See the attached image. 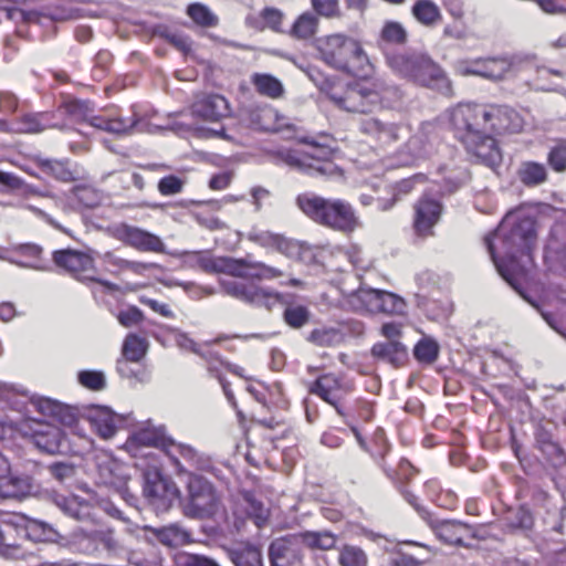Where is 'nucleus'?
<instances>
[{"label": "nucleus", "mask_w": 566, "mask_h": 566, "mask_svg": "<svg viewBox=\"0 0 566 566\" xmlns=\"http://www.w3.org/2000/svg\"><path fill=\"white\" fill-rule=\"evenodd\" d=\"M40 167L46 174L52 175L54 178L62 181L73 180L71 170L65 166L64 163L57 160L44 159L40 161Z\"/></svg>", "instance_id": "obj_52"}, {"label": "nucleus", "mask_w": 566, "mask_h": 566, "mask_svg": "<svg viewBox=\"0 0 566 566\" xmlns=\"http://www.w3.org/2000/svg\"><path fill=\"white\" fill-rule=\"evenodd\" d=\"M0 398L6 401L12 409H17L22 411L25 409L27 403L29 402L31 406L35 407L43 416L55 418L57 411L60 410V403L48 399L40 398L38 400H30L24 391L18 390L12 385H2L0 388Z\"/></svg>", "instance_id": "obj_18"}, {"label": "nucleus", "mask_w": 566, "mask_h": 566, "mask_svg": "<svg viewBox=\"0 0 566 566\" xmlns=\"http://www.w3.org/2000/svg\"><path fill=\"white\" fill-rule=\"evenodd\" d=\"M186 262L208 273H224L237 277L270 280L282 275L275 268L248 259L213 258L209 252H189Z\"/></svg>", "instance_id": "obj_6"}, {"label": "nucleus", "mask_w": 566, "mask_h": 566, "mask_svg": "<svg viewBox=\"0 0 566 566\" xmlns=\"http://www.w3.org/2000/svg\"><path fill=\"white\" fill-rule=\"evenodd\" d=\"M337 562L339 566H368L369 559L361 547L346 544L339 548Z\"/></svg>", "instance_id": "obj_44"}, {"label": "nucleus", "mask_w": 566, "mask_h": 566, "mask_svg": "<svg viewBox=\"0 0 566 566\" xmlns=\"http://www.w3.org/2000/svg\"><path fill=\"white\" fill-rule=\"evenodd\" d=\"M310 318V313L304 306H289L284 311L285 322L293 328L304 326Z\"/></svg>", "instance_id": "obj_54"}, {"label": "nucleus", "mask_w": 566, "mask_h": 566, "mask_svg": "<svg viewBox=\"0 0 566 566\" xmlns=\"http://www.w3.org/2000/svg\"><path fill=\"white\" fill-rule=\"evenodd\" d=\"M221 284L223 291L228 295L250 304L271 308L272 305L280 301V295L277 293H272L268 290H263L252 283H243L238 281H222Z\"/></svg>", "instance_id": "obj_16"}, {"label": "nucleus", "mask_w": 566, "mask_h": 566, "mask_svg": "<svg viewBox=\"0 0 566 566\" xmlns=\"http://www.w3.org/2000/svg\"><path fill=\"white\" fill-rule=\"evenodd\" d=\"M426 521L436 536L448 545L469 547L470 541L481 539L475 526L471 524L458 520L431 521V516Z\"/></svg>", "instance_id": "obj_15"}, {"label": "nucleus", "mask_w": 566, "mask_h": 566, "mask_svg": "<svg viewBox=\"0 0 566 566\" xmlns=\"http://www.w3.org/2000/svg\"><path fill=\"white\" fill-rule=\"evenodd\" d=\"M387 65L401 78L421 87L451 96L452 83L429 54L418 51L395 52L386 55Z\"/></svg>", "instance_id": "obj_3"}, {"label": "nucleus", "mask_w": 566, "mask_h": 566, "mask_svg": "<svg viewBox=\"0 0 566 566\" xmlns=\"http://www.w3.org/2000/svg\"><path fill=\"white\" fill-rule=\"evenodd\" d=\"M371 355L395 367L402 366L408 359L407 347L400 340L376 343L371 347Z\"/></svg>", "instance_id": "obj_30"}, {"label": "nucleus", "mask_w": 566, "mask_h": 566, "mask_svg": "<svg viewBox=\"0 0 566 566\" xmlns=\"http://www.w3.org/2000/svg\"><path fill=\"white\" fill-rule=\"evenodd\" d=\"M359 129L363 134L374 137L381 144H390L398 139L396 125L382 123L374 117L363 119Z\"/></svg>", "instance_id": "obj_32"}, {"label": "nucleus", "mask_w": 566, "mask_h": 566, "mask_svg": "<svg viewBox=\"0 0 566 566\" xmlns=\"http://www.w3.org/2000/svg\"><path fill=\"white\" fill-rule=\"evenodd\" d=\"M244 511L258 527H261L269 518L270 510L255 494L244 492L238 502L234 514Z\"/></svg>", "instance_id": "obj_31"}, {"label": "nucleus", "mask_w": 566, "mask_h": 566, "mask_svg": "<svg viewBox=\"0 0 566 566\" xmlns=\"http://www.w3.org/2000/svg\"><path fill=\"white\" fill-rule=\"evenodd\" d=\"M169 444H172V440L166 436L165 429L150 423L135 431L126 442L127 449L132 452L138 447H155L166 450L170 454Z\"/></svg>", "instance_id": "obj_23"}, {"label": "nucleus", "mask_w": 566, "mask_h": 566, "mask_svg": "<svg viewBox=\"0 0 566 566\" xmlns=\"http://www.w3.org/2000/svg\"><path fill=\"white\" fill-rule=\"evenodd\" d=\"M517 178L527 188L543 185L548 179V172L544 164L526 160L521 163L517 169Z\"/></svg>", "instance_id": "obj_34"}, {"label": "nucleus", "mask_w": 566, "mask_h": 566, "mask_svg": "<svg viewBox=\"0 0 566 566\" xmlns=\"http://www.w3.org/2000/svg\"><path fill=\"white\" fill-rule=\"evenodd\" d=\"M77 379L83 387L91 390H102L106 386L105 375L98 370H82Z\"/></svg>", "instance_id": "obj_53"}, {"label": "nucleus", "mask_w": 566, "mask_h": 566, "mask_svg": "<svg viewBox=\"0 0 566 566\" xmlns=\"http://www.w3.org/2000/svg\"><path fill=\"white\" fill-rule=\"evenodd\" d=\"M143 317L142 311L135 306L120 311L117 315L118 322L125 327L138 324L143 321Z\"/></svg>", "instance_id": "obj_59"}, {"label": "nucleus", "mask_w": 566, "mask_h": 566, "mask_svg": "<svg viewBox=\"0 0 566 566\" xmlns=\"http://www.w3.org/2000/svg\"><path fill=\"white\" fill-rule=\"evenodd\" d=\"M412 227L418 237L427 238L433 234V228L439 222L443 207L440 201L422 197L413 207Z\"/></svg>", "instance_id": "obj_17"}, {"label": "nucleus", "mask_w": 566, "mask_h": 566, "mask_svg": "<svg viewBox=\"0 0 566 566\" xmlns=\"http://www.w3.org/2000/svg\"><path fill=\"white\" fill-rule=\"evenodd\" d=\"M316 27V17L311 13H304L295 21L292 32L298 39H307L315 33Z\"/></svg>", "instance_id": "obj_51"}, {"label": "nucleus", "mask_w": 566, "mask_h": 566, "mask_svg": "<svg viewBox=\"0 0 566 566\" xmlns=\"http://www.w3.org/2000/svg\"><path fill=\"white\" fill-rule=\"evenodd\" d=\"M321 60L328 66L358 78H324L321 93L336 107L358 114H368L381 107L388 86L379 78L369 81L374 64L359 40L342 33L325 36L321 44Z\"/></svg>", "instance_id": "obj_1"}, {"label": "nucleus", "mask_w": 566, "mask_h": 566, "mask_svg": "<svg viewBox=\"0 0 566 566\" xmlns=\"http://www.w3.org/2000/svg\"><path fill=\"white\" fill-rule=\"evenodd\" d=\"M93 539L97 544L102 545V547L107 551L108 554L117 555L124 551L123 545L115 537L112 530H99L94 532Z\"/></svg>", "instance_id": "obj_49"}, {"label": "nucleus", "mask_w": 566, "mask_h": 566, "mask_svg": "<svg viewBox=\"0 0 566 566\" xmlns=\"http://www.w3.org/2000/svg\"><path fill=\"white\" fill-rule=\"evenodd\" d=\"M483 103H459L450 113V124L454 138L475 161L495 168L502 161L497 142L485 133Z\"/></svg>", "instance_id": "obj_2"}, {"label": "nucleus", "mask_w": 566, "mask_h": 566, "mask_svg": "<svg viewBox=\"0 0 566 566\" xmlns=\"http://www.w3.org/2000/svg\"><path fill=\"white\" fill-rule=\"evenodd\" d=\"M305 538L304 535H290L273 541L269 549L272 566H289L300 558L301 544Z\"/></svg>", "instance_id": "obj_20"}, {"label": "nucleus", "mask_w": 566, "mask_h": 566, "mask_svg": "<svg viewBox=\"0 0 566 566\" xmlns=\"http://www.w3.org/2000/svg\"><path fill=\"white\" fill-rule=\"evenodd\" d=\"M230 558L235 566H263L261 551L252 545L232 549Z\"/></svg>", "instance_id": "obj_45"}, {"label": "nucleus", "mask_w": 566, "mask_h": 566, "mask_svg": "<svg viewBox=\"0 0 566 566\" xmlns=\"http://www.w3.org/2000/svg\"><path fill=\"white\" fill-rule=\"evenodd\" d=\"M439 353L440 346L437 340L431 337H422L413 347L416 360L423 365L433 364L438 359Z\"/></svg>", "instance_id": "obj_43"}, {"label": "nucleus", "mask_w": 566, "mask_h": 566, "mask_svg": "<svg viewBox=\"0 0 566 566\" xmlns=\"http://www.w3.org/2000/svg\"><path fill=\"white\" fill-rule=\"evenodd\" d=\"M118 238L125 244L143 252L161 253L165 244L159 237L137 227L124 224L118 229Z\"/></svg>", "instance_id": "obj_19"}, {"label": "nucleus", "mask_w": 566, "mask_h": 566, "mask_svg": "<svg viewBox=\"0 0 566 566\" xmlns=\"http://www.w3.org/2000/svg\"><path fill=\"white\" fill-rule=\"evenodd\" d=\"M188 15L201 27H214L218 18L203 4L193 3L188 7Z\"/></svg>", "instance_id": "obj_50"}, {"label": "nucleus", "mask_w": 566, "mask_h": 566, "mask_svg": "<svg viewBox=\"0 0 566 566\" xmlns=\"http://www.w3.org/2000/svg\"><path fill=\"white\" fill-rule=\"evenodd\" d=\"M87 420L103 439L112 438L122 422V418L107 407H94L87 413Z\"/></svg>", "instance_id": "obj_28"}, {"label": "nucleus", "mask_w": 566, "mask_h": 566, "mask_svg": "<svg viewBox=\"0 0 566 566\" xmlns=\"http://www.w3.org/2000/svg\"><path fill=\"white\" fill-rule=\"evenodd\" d=\"M484 105L485 133L492 137L494 135H505L520 133L523 128L524 120L522 116L513 107L501 104Z\"/></svg>", "instance_id": "obj_12"}, {"label": "nucleus", "mask_w": 566, "mask_h": 566, "mask_svg": "<svg viewBox=\"0 0 566 566\" xmlns=\"http://www.w3.org/2000/svg\"><path fill=\"white\" fill-rule=\"evenodd\" d=\"M25 518L19 514L0 515V554H7L10 548H17L15 535L24 531Z\"/></svg>", "instance_id": "obj_29"}, {"label": "nucleus", "mask_w": 566, "mask_h": 566, "mask_svg": "<svg viewBox=\"0 0 566 566\" xmlns=\"http://www.w3.org/2000/svg\"><path fill=\"white\" fill-rule=\"evenodd\" d=\"M494 237L502 238L507 254L531 255L536 243V223L533 218L523 217L507 232L502 227Z\"/></svg>", "instance_id": "obj_10"}, {"label": "nucleus", "mask_w": 566, "mask_h": 566, "mask_svg": "<svg viewBox=\"0 0 566 566\" xmlns=\"http://www.w3.org/2000/svg\"><path fill=\"white\" fill-rule=\"evenodd\" d=\"M433 503L439 507L452 511L458 506L459 499L453 491L443 489Z\"/></svg>", "instance_id": "obj_60"}, {"label": "nucleus", "mask_w": 566, "mask_h": 566, "mask_svg": "<svg viewBox=\"0 0 566 566\" xmlns=\"http://www.w3.org/2000/svg\"><path fill=\"white\" fill-rule=\"evenodd\" d=\"M357 281V277L352 273H342L337 280V290L342 300L338 303L349 305L355 312L368 313H385L388 315L403 316L407 314L406 301L387 291H379L373 289L348 287L349 281Z\"/></svg>", "instance_id": "obj_4"}, {"label": "nucleus", "mask_w": 566, "mask_h": 566, "mask_svg": "<svg viewBox=\"0 0 566 566\" xmlns=\"http://www.w3.org/2000/svg\"><path fill=\"white\" fill-rule=\"evenodd\" d=\"M329 377L321 375V394L319 397L322 400L326 401L331 406H333L339 415H343L344 407V397L345 390L336 382V387L333 389H327Z\"/></svg>", "instance_id": "obj_48"}, {"label": "nucleus", "mask_w": 566, "mask_h": 566, "mask_svg": "<svg viewBox=\"0 0 566 566\" xmlns=\"http://www.w3.org/2000/svg\"><path fill=\"white\" fill-rule=\"evenodd\" d=\"M413 19L426 28H434L442 21V13L433 0H417L411 7Z\"/></svg>", "instance_id": "obj_33"}, {"label": "nucleus", "mask_w": 566, "mask_h": 566, "mask_svg": "<svg viewBox=\"0 0 566 566\" xmlns=\"http://www.w3.org/2000/svg\"><path fill=\"white\" fill-rule=\"evenodd\" d=\"M36 428L30 433L34 446L48 453H57L64 450L62 431L50 423L35 422Z\"/></svg>", "instance_id": "obj_25"}, {"label": "nucleus", "mask_w": 566, "mask_h": 566, "mask_svg": "<svg viewBox=\"0 0 566 566\" xmlns=\"http://www.w3.org/2000/svg\"><path fill=\"white\" fill-rule=\"evenodd\" d=\"M61 108L74 120L88 122L93 127L115 135H129L133 132H151L148 124L142 123L135 115L130 118L112 115H93L90 102L71 99Z\"/></svg>", "instance_id": "obj_7"}, {"label": "nucleus", "mask_w": 566, "mask_h": 566, "mask_svg": "<svg viewBox=\"0 0 566 566\" xmlns=\"http://www.w3.org/2000/svg\"><path fill=\"white\" fill-rule=\"evenodd\" d=\"M250 240L258 242L262 245L276 247L279 251L289 258L304 260L307 248L300 242L289 240L282 235L273 234L270 232H258L250 234Z\"/></svg>", "instance_id": "obj_27"}, {"label": "nucleus", "mask_w": 566, "mask_h": 566, "mask_svg": "<svg viewBox=\"0 0 566 566\" xmlns=\"http://www.w3.org/2000/svg\"><path fill=\"white\" fill-rule=\"evenodd\" d=\"M54 503L62 512L74 520L86 521L91 518L90 505L81 501L77 496L56 495Z\"/></svg>", "instance_id": "obj_36"}, {"label": "nucleus", "mask_w": 566, "mask_h": 566, "mask_svg": "<svg viewBox=\"0 0 566 566\" xmlns=\"http://www.w3.org/2000/svg\"><path fill=\"white\" fill-rule=\"evenodd\" d=\"M14 250L23 256L28 258V261L8 259L9 262L24 269H33L38 271L48 270V266L41 260L43 249L40 245L34 243H25L15 247Z\"/></svg>", "instance_id": "obj_39"}, {"label": "nucleus", "mask_w": 566, "mask_h": 566, "mask_svg": "<svg viewBox=\"0 0 566 566\" xmlns=\"http://www.w3.org/2000/svg\"><path fill=\"white\" fill-rule=\"evenodd\" d=\"M408 40V33L405 27L397 21H386L380 29L378 35L379 46L387 45H403Z\"/></svg>", "instance_id": "obj_42"}, {"label": "nucleus", "mask_w": 566, "mask_h": 566, "mask_svg": "<svg viewBox=\"0 0 566 566\" xmlns=\"http://www.w3.org/2000/svg\"><path fill=\"white\" fill-rule=\"evenodd\" d=\"M144 481V494L149 500H170L178 493L176 484L165 479L156 464L145 470Z\"/></svg>", "instance_id": "obj_21"}, {"label": "nucleus", "mask_w": 566, "mask_h": 566, "mask_svg": "<svg viewBox=\"0 0 566 566\" xmlns=\"http://www.w3.org/2000/svg\"><path fill=\"white\" fill-rule=\"evenodd\" d=\"M265 25L271 28L274 31L281 30V23H282V13L273 8H266L261 13Z\"/></svg>", "instance_id": "obj_63"}, {"label": "nucleus", "mask_w": 566, "mask_h": 566, "mask_svg": "<svg viewBox=\"0 0 566 566\" xmlns=\"http://www.w3.org/2000/svg\"><path fill=\"white\" fill-rule=\"evenodd\" d=\"M54 264L70 273L80 281H98L94 276L95 264L94 259L90 253L65 249L53 252L52 255ZM103 284H106L103 282Z\"/></svg>", "instance_id": "obj_13"}, {"label": "nucleus", "mask_w": 566, "mask_h": 566, "mask_svg": "<svg viewBox=\"0 0 566 566\" xmlns=\"http://www.w3.org/2000/svg\"><path fill=\"white\" fill-rule=\"evenodd\" d=\"M33 485L31 479L23 476H6L0 479V495L2 497H22L32 492Z\"/></svg>", "instance_id": "obj_37"}, {"label": "nucleus", "mask_w": 566, "mask_h": 566, "mask_svg": "<svg viewBox=\"0 0 566 566\" xmlns=\"http://www.w3.org/2000/svg\"><path fill=\"white\" fill-rule=\"evenodd\" d=\"M513 70H515L514 63L503 56L479 57L471 61H460L458 64V72L461 75H475L491 81L503 80Z\"/></svg>", "instance_id": "obj_14"}, {"label": "nucleus", "mask_w": 566, "mask_h": 566, "mask_svg": "<svg viewBox=\"0 0 566 566\" xmlns=\"http://www.w3.org/2000/svg\"><path fill=\"white\" fill-rule=\"evenodd\" d=\"M375 442L378 444V449L376 451L369 450V452L384 474L421 518L430 517V511L421 503L420 497L409 489L419 470L406 458H400L396 465H390L387 462L390 446L382 433L375 437Z\"/></svg>", "instance_id": "obj_5"}, {"label": "nucleus", "mask_w": 566, "mask_h": 566, "mask_svg": "<svg viewBox=\"0 0 566 566\" xmlns=\"http://www.w3.org/2000/svg\"><path fill=\"white\" fill-rule=\"evenodd\" d=\"M547 161L554 171L564 172L566 170V146L556 145L553 147L548 153Z\"/></svg>", "instance_id": "obj_56"}, {"label": "nucleus", "mask_w": 566, "mask_h": 566, "mask_svg": "<svg viewBox=\"0 0 566 566\" xmlns=\"http://www.w3.org/2000/svg\"><path fill=\"white\" fill-rule=\"evenodd\" d=\"M221 497L205 478L193 475L188 482V499L184 504L185 515L192 518H212L221 513Z\"/></svg>", "instance_id": "obj_8"}, {"label": "nucleus", "mask_w": 566, "mask_h": 566, "mask_svg": "<svg viewBox=\"0 0 566 566\" xmlns=\"http://www.w3.org/2000/svg\"><path fill=\"white\" fill-rule=\"evenodd\" d=\"M53 119L54 114L48 112L24 114L13 120V134H40L50 128H66V125L57 124Z\"/></svg>", "instance_id": "obj_24"}, {"label": "nucleus", "mask_w": 566, "mask_h": 566, "mask_svg": "<svg viewBox=\"0 0 566 566\" xmlns=\"http://www.w3.org/2000/svg\"><path fill=\"white\" fill-rule=\"evenodd\" d=\"M256 125L260 129L266 132H283L284 129H294V126L287 123L285 116L279 114L275 108L265 107L256 114Z\"/></svg>", "instance_id": "obj_38"}, {"label": "nucleus", "mask_w": 566, "mask_h": 566, "mask_svg": "<svg viewBox=\"0 0 566 566\" xmlns=\"http://www.w3.org/2000/svg\"><path fill=\"white\" fill-rule=\"evenodd\" d=\"M447 12L454 20H463L465 17L464 2L462 0H441Z\"/></svg>", "instance_id": "obj_62"}, {"label": "nucleus", "mask_w": 566, "mask_h": 566, "mask_svg": "<svg viewBox=\"0 0 566 566\" xmlns=\"http://www.w3.org/2000/svg\"><path fill=\"white\" fill-rule=\"evenodd\" d=\"M148 343L135 334H128L124 340L122 354L126 360L138 363L147 353Z\"/></svg>", "instance_id": "obj_46"}, {"label": "nucleus", "mask_w": 566, "mask_h": 566, "mask_svg": "<svg viewBox=\"0 0 566 566\" xmlns=\"http://www.w3.org/2000/svg\"><path fill=\"white\" fill-rule=\"evenodd\" d=\"M95 465L97 482L114 489L129 505H135L136 497L127 485L130 479V468L107 452H99L95 455Z\"/></svg>", "instance_id": "obj_9"}, {"label": "nucleus", "mask_w": 566, "mask_h": 566, "mask_svg": "<svg viewBox=\"0 0 566 566\" xmlns=\"http://www.w3.org/2000/svg\"><path fill=\"white\" fill-rule=\"evenodd\" d=\"M298 208L312 218L314 221L318 220V199L315 195H300L296 199Z\"/></svg>", "instance_id": "obj_57"}, {"label": "nucleus", "mask_w": 566, "mask_h": 566, "mask_svg": "<svg viewBox=\"0 0 566 566\" xmlns=\"http://www.w3.org/2000/svg\"><path fill=\"white\" fill-rule=\"evenodd\" d=\"M321 223L346 234L360 227L352 205L340 199L321 198Z\"/></svg>", "instance_id": "obj_11"}, {"label": "nucleus", "mask_w": 566, "mask_h": 566, "mask_svg": "<svg viewBox=\"0 0 566 566\" xmlns=\"http://www.w3.org/2000/svg\"><path fill=\"white\" fill-rule=\"evenodd\" d=\"M535 448L542 452L554 468L566 467V451L553 439V434L543 427L534 433Z\"/></svg>", "instance_id": "obj_26"}, {"label": "nucleus", "mask_w": 566, "mask_h": 566, "mask_svg": "<svg viewBox=\"0 0 566 566\" xmlns=\"http://www.w3.org/2000/svg\"><path fill=\"white\" fill-rule=\"evenodd\" d=\"M427 180L428 177L424 174H416L409 178L401 179L394 186L395 198L410 193L417 184H423Z\"/></svg>", "instance_id": "obj_55"}, {"label": "nucleus", "mask_w": 566, "mask_h": 566, "mask_svg": "<svg viewBox=\"0 0 566 566\" xmlns=\"http://www.w3.org/2000/svg\"><path fill=\"white\" fill-rule=\"evenodd\" d=\"M504 518L509 527L516 530H530L534 524V516L525 504L507 510Z\"/></svg>", "instance_id": "obj_47"}, {"label": "nucleus", "mask_w": 566, "mask_h": 566, "mask_svg": "<svg viewBox=\"0 0 566 566\" xmlns=\"http://www.w3.org/2000/svg\"><path fill=\"white\" fill-rule=\"evenodd\" d=\"M357 417L364 422H370L375 416V408L371 401L360 399L356 402Z\"/></svg>", "instance_id": "obj_64"}, {"label": "nucleus", "mask_w": 566, "mask_h": 566, "mask_svg": "<svg viewBox=\"0 0 566 566\" xmlns=\"http://www.w3.org/2000/svg\"><path fill=\"white\" fill-rule=\"evenodd\" d=\"M363 325L355 323L352 327V323L348 321H339L335 326H324L321 331V345H337L345 340V337L350 332L360 333Z\"/></svg>", "instance_id": "obj_35"}, {"label": "nucleus", "mask_w": 566, "mask_h": 566, "mask_svg": "<svg viewBox=\"0 0 566 566\" xmlns=\"http://www.w3.org/2000/svg\"><path fill=\"white\" fill-rule=\"evenodd\" d=\"M301 140L310 144L313 147L314 153L305 154L301 150H292L286 155V163L304 172L316 170L317 158L315 154L318 149V145L314 140H307L306 138H302Z\"/></svg>", "instance_id": "obj_41"}, {"label": "nucleus", "mask_w": 566, "mask_h": 566, "mask_svg": "<svg viewBox=\"0 0 566 566\" xmlns=\"http://www.w3.org/2000/svg\"><path fill=\"white\" fill-rule=\"evenodd\" d=\"M57 421H60L64 427L67 428H75L77 427V416L73 409L70 407L60 406V410L57 411L55 418Z\"/></svg>", "instance_id": "obj_61"}, {"label": "nucleus", "mask_w": 566, "mask_h": 566, "mask_svg": "<svg viewBox=\"0 0 566 566\" xmlns=\"http://www.w3.org/2000/svg\"><path fill=\"white\" fill-rule=\"evenodd\" d=\"M185 180L170 175L161 178L158 182V190L164 196H171L181 192Z\"/></svg>", "instance_id": "obj_58"}, {"label": "nucleus", "mask_w": 566, "mask_h": 566, "mask_svg": "<svg viewBox=\"0 0 566 566\" xmlns=\"http://www.w3.org/2000/svg\"><path fill=\"white\" fill-rule=\"evenodd\" d=\"M256 92L270 98H280L284 94V87L281 81L271 74L255 73L251 77Z\"/></svg>", "instance_id": "obj_40"}, {"label": "nucleus", "mask_w": 566, "mask_h": 566, "mask_svg": "<svg viewBox=\"0 0 566 566\" xmlns=\"http://www.w3.org/2000/svg\"><path fill=\"white\" fill-rule=\"evenodd\" d=\"M229 113L228 101L219 94L200 95L191 106V114L203 120L217 122Z\"/></svg>", "instance_id": "obj_22"}]
</instances>
